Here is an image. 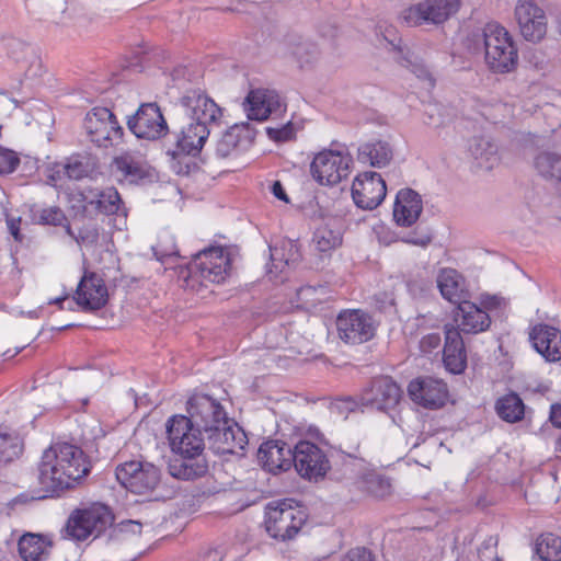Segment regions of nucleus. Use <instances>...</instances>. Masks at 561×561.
<instances>
[{"label":"nucleus","instance_id":"1","mask_svg":"<svg viewBox=\"0 0 561 561\" xmlns=\"http://www.w3.org/2000/svg\"><path fill=\"white\" fill-rule=\"evenodd\" d=\"M184 119L179 131L173 133L174 148H168L172 159L180 156H197L214 127L221 124L224 110L205 92L187 91L175 105Z\"/></svg>","mask_w":561,"mask_h":561},{"label":"nucleus","instance_id":"2","mask_svg":"<svg viewBox=\"0 0 561 561\" xmlns=\"http://www.w3.org/2000/svg\"><path fill=\"white\" fill-rule=\"evenodd\" d=\"M90 471L83 450L72 444H51L43 451L38 463V482L46 492L55 493L72 488Z\"/></svg>","mask_w":561,"mask_h":561},{"label":"nucleus","instance_id":"3","mask_svg":"<svg viewBox=\"0 0 561 561\" xmlns=\"http://www.w3.org/2000/svg\"><path fill=\"white\" fill-rule=\"evenodd\" d=\"M485 62L493 72L505 73L517 65V49L508 32L497 23H488L480 35Z\"/></svg>","mask_w":561,"mask_h":561},{"label":"nucleus","instance_id":"4","mask_svg":"<svg viewBox=\"0 0 561 561\" xmlns=\"http://www.w3.org/2000/svg\"><path fill=\"white\" fill-rule=\"evenodd\" d=\"M231 273V257L222 247H210L195 254L188 267L187 282L221 284Z\"/></svg>","mask_w":561,"mask_h":561},{"label":"nucleus","instance_id":"5","mask_svg":"<svg viewBox=\"0 0 561 561\" xmlns=\"http://www.w3.org/2000/svg\"><path fill=\"white\" fill-rule=\"evenodd\" d=\"M294 503V500L286 499L267 504L265 528L271 537L285 541L298 534L306 522V514Z\"/></svg>","mask_w":561,"mask_h":561},{"label":"nucleus","instance_id":"6","mask_svg":"<svg viewBox=\"0 0 561 561\" xmlns=\"http://www.w3.org/2000/svg\"><path fill=\"white\" fill-rule=\"evenodd\" d=\"M113 515L105 505L95 504L70 515L65 527V538L82 541L99 537L113 523Z\"/></svg>","mask_w":561,"mask_h":561},{"label":"nucleus","instance_id":"7","mask_svg":"<svg viewBox=\"0 0 561 561\" xmlns=\"http://www.w3.org/2000/svg\"><path fill=\"white\" fill-rule=\"evenodd\" d=\"M353 165V158L346 150H322L311 163L312 179L320 185L333 186L345 180Z\"/></svg>","mask_w":561,"mask_h":561},{"label":"nucleus","instance_id":"8","mask_svg":"<svg viewBox=\"0 0 561 561\" xmlns=\"http://www.w3.org/2000/svg\"><path fill=\"white\" fill-rule=\"evenodd\" d=\"M198 426L184 415H174L168 420L167 435L174 454L180 456H199L205 448V440Z\"/></svg>","mask_w":561,"mask_h":561},{"label":"nucleus","instance_id":"9","mask_svg":"<svg viewBox=\"0 0 561 561\" xmlns=\"http://www.w3.org/2000/svg\"><path fill=\"white\" fill-rule=\"evenodd\" d=\"M117 481L135 494L153 491L160 482V470L153 463L134 459L116 467Z\"/></svg>","mask_w":561,"mask_h":561},{"label":"nucleus","instance_id":"10","mask_svg":"<svg viewBox=\"0 0 561 561\" xmlns=\"http://www.w3.org/2000/svg\"><path fill=\"white\" fill-rule=\"evenodd\" d=\"M461 0H423L404 9L400 19L408 26L442 24L456 14Z\"/></svg>","mask_w":561,"mask_h":561},{"label":"nucleus","instance_id":"11","mask_svg":"<svg viewBox=\"0 0 561 561\" xmlns=\"http://www.w3.org/2000/svg\"><path fill=\"white\" fill-rule=\"evenodd\" d=\"M84 128L90 140L99 147L113 146L123 136L122 126L106 107H95L89 112L84 119Z\"/></svg>","mask_w":561,"mask_h":561},{"label":"nucleus","instance_id":"12","mask_svg":"<svg viewBox=\"0 0 561 561\" xmlns=\"http://www.w3.org/2000/svg\"><path fill=\"white\" fill-rule=\"evenodd\" d=\"M128 129L137 137L157 140L168 134L169 127L160 107L156 103H144L127 119Z\"/></svg>","mask_w":561,"mask_h":561},{"label":"nucleus","instance_id":"13","mask_svg":"<svg viewBox=\"0 0 561 561\" xmlns=\"http://www.w3.org/2000/svg\"><path fill=\"white\" fill-rule=\"evenodd\" d=\"M293 465L308 480L323 478L330 470V461L324 451L309 440H300L295 445Z\"/></svg>","mask_w":561,"mask_h":561},{"label":"nucleus","instance_id":"14","mask_svg":"<svg viewBox=\"0 0 561 561\" xmlns=\"http://www.w3.org/2000/svg\"><path fill=\"white\" fill-rule=\"evenodd\" d=\"M339 336L347 344H362L375 335L371 317L358 309L344 310L336 318Z\"/></svg>","mask_w":561,"mask_h":561},{"label":"nucleus","instance_id":"15","mask_svg":"<svg viewBox=\"0 0 561 561\" xmlns=\"http://www.w3.org/2000/svg\"><path fill=\"white\" fill-rule=\"evenodd\" d=\"M187 420H192L205 434L222 425L227 419L221 404L207 394H194L187 401Z\"/></svg>","mask_w":561,"mask_h":561},{"label":"nucleus","instance_id":"16","mask_svg":"<svg viewBox=\"0 0 561 561\" xmlns=\"http://www.w3.org/2000/svg\"><path fill=\"white\" fill-rule=\"evenodd\" d=\"M387 186L381 175L366 171L357 175L352 185V197L357 207L371 210L385 199Z\"/></svg>","mask_w":561,"mask_h":561},{"label":"nucleus","instance_id":"17","mask_svg":"<svg viewBox=\"0 0 561 561\" xmlns=\"http://www.w3.org/2000/svg\"><path fill=\"white\" fill-rule=\"evenodd\" d=\"M244 111L251 121L277 118L286 111V104L275 90H251L244 101Z\"/></svg>","mask_w":561,"mask_h":561},{"label":"nucleus","instance_id":"18","mask_svg":"<svg viewBox=\"0 0 561 561\" xmlns=\"http://www.w3.org/2000/svg\"><path fill=\"white\" fill-rule=\"evenodd\" d=\"M402 397V390L390 377L374 378L360 394V404L379 411L397 407Z\"/></svg>","mask_w":561,"mask_h":561},{"label":"nucleus","instance_id":"19","mask_svg":"<svg viewBox=\"0 0 561 561\" xmlns=\"http://www.w3.org/2000/svg\"><path fill=\"white\" fill-rule=\"evenodd\" d=\"M515 18L525 39L538 42L546 35L545 12L534 1L518 0L515 7Z\"/></svg>","mask_w":561,"mask_h":561},{"label":"nucleus","instance_id":"20","mask_svg":"<svg viewBox=\"0 0 561 561\" xmlns=\"http://www.w3.org/2000/svg\"><path fill=\"white\" fill-rule=\"evenodd\" d=\"M107 298V288L103 278L93 272H85L76 289L73 297L76 304L84 311H93L103 308Z\"/></svg>","mask_w":561,"mask_h":561},{"label":"nucleus","instance_id":"21","mask_svg":"<svg viewBox=\"0 0 561 561\" xmlns=\"http://www.w3.org/2000/svg\"><path fill=\"white\" fill-rule=\"evenodd\" d=\"M408 392L416 404L431 410L442 408L447 400V386L442 380L424 377L412 380Z\"/></svg>","mask_w":561,"mask_h":561},{"label":"nucleus","instance_id":"22","mask_svg":"<svg viewBox=\"0 0 561 561\" xmlns=\"http://www.w3.org/2000/svg\"><path fill=\"white\" fill-rule=\"evenodd\" d=\"M207 438L209 447L217 454H234L248 444L243 430L228 417L222 425L208 432Z\"/></svg>","mask_w":561,"mask_h":561},{"label":"nucleus","instance_id":"23","mask_svg":"<svg viewBox=\"0 0 561 561\" xmlns=\"http://www.w3.org/2000/svg\"><path fill=\"white\" fill-rule=\"evenodd\" d=\"M253 139L254 134L249 124H234L217 141L215 154L220 159L237 157L251 147Z\"/></svg>","mask_w":561,"mask_h":561},{"label":"nucleus","instance_id":"24","mask_svg":"<svg viewBox=\"0 0 561 561\" xmlns=\"http://www.w3.org/2000/svg\"><path fill=\"white\" fill-rule=\"evenodd\" d=\"M342 454L344 455L345 460L350 459V465H353L363 471V476L360 478L363 490L377 499H383L391 493L392 486L388 478L367 470V461L360 457L358 445H356L352 450H342Z\"/></svg>","mask_w":561,"mask_h":561},{"label":"nucleus","instance_id":"25","mask_svg":"<svg viewBox=\"0 0 561 561\" xmlns=\"http://www.w3.org/2000/svg\"><path fill=\"white\" fill-rule=\"evenodd\" d=\"M294 448L280 440L263 443L257 451V460L262 467L272 472L288 470L293 465Z\"/></svg>","mask_w":561,"mask_h":561},{"label":"nucleus","instance_id":"26","mask_svg":"<svg viewBox=\"0 0 561 561\" xmlns=\"http://www.w3.org/2000/svg\"><path fill=\"white\" fill-rule=\"evenodd\" d=\"M534 348L548 362L561 359V331L547 324H537L529 332Z\"/></svg>","mask_w":561,"mask_h":561},{"label":"nucleus","instance_id":"27","mask_svg":"<svg viewBox=\"0 0 561 561\" xmlns=\"http://www.w3.org/2000/svg\"><path fill=\"white\" fill-rule=\"evenodd\" d=\"M423 211L421 195L412 188L405 187L397 193L393 218L399 226L411 227Z\"/></svg>","mask_w":561,"mask_h":561},{"label":"nucleus","instance_id":"28","mask_svg":"<svg viewBox=\"0 0 561 561\" xmlns=\"http://www.w3.org/2000/svg\"><path fill=\"white\" fill-rule=\"evenodd\" d=\"M443 360L447 370L461 374L467 366V354L459 330L454 325L445 327Z\"/></svg>","mask_w":561,"mask_h":561},{"label":"nucleus","instance_id":"29","mask_svg":"<svg viewBox=\"0 0 561 561\" xmlns=\"http://www.w3.org/2000/svg\"><path fill=\"white\" fill-rule=\"evenodd\" d=\"M467 148L468 152L480 168L491 170L500 161L499 147L488 135L481 134L472 136L468 140Z\"/></svg>","mask_w":561,"mask_h":561},{"label":"nucleus","instance_id":"30","mask_svg":"<svg viewBox=\"0 0 561 561\" xmlns=\"http://www.w3.org/2000/svg\"><path fill=\"white\" fill-rule=\"evenodd\" d=\"M455 320L465 333L485 331L491 323L489 314L477 305L466 300L457 307Z\"/></svg>","mask_w":561,"mask_h":561},{"label":"nucleus","instance_id":"31","mask_svg":"<svg viewBox=\"0 0 561 561\" xmlns=\"http://www.w3.org/2000/svg\"><path fill=\"white\" fill-rule=\"evenodd\" d=\"M113 171L118 174L119 180H126L130 183L138 182L148 176V165L139 156L130 152H124L114 158L112 162Z\"/></svg>","mask_w":561,"mask_h":561},{"label":"nucleus","instance_id":"32","mask_svg":"<svg viewBox=\"0 0 561 561\" xmlns=\"http://www.w3.org/2000/svg\"><path fill=\"white\" fill-rule=\"evenodd\" d=\"M392 158L393 149L387 140H370L362 144L357 150V160L374 168L386 167Z\"/></svg>","mask_w":561,"mask_h":561},{"label":"nucleus","instance_id":"33","mask_svg":"<svg viewBox=\"0 0 561 561\" xmlns=\"http://www.w3.org/2000/svg\"><path fill=\"white\" fill-rule=\"evenodd\" d=\"M437 286L442 296L448 301L457 305L466 301V290L462 276L453 268H444L437 276Z\"/></svg>","mask_w":561,"mask_h":561},{"label":"nucleus","instance_id":"34","mask_svg":"<svg viewBox=\"0 0 561 561\" xmlns=\"http://www.w3.org/2000/svg\"><path fill=\"white\" fill-rule=\"evenodd\" d=\"M170 473L181 480H193L203 477L208 466L206 460L199 456H181V459H176L170 463Z\"/></svg>","mask_w":561,"mask_h":561},{"label":"nucleus","instance_id":"35","mask_svg":"<svg viewBox=\"0 0 561 561\" xmlns=\"http://www.w3.org/2000/svg\"><path fill=\"white\" fill-rule=\"evenodd\" d=\"M19 553L24 561H42L50 548V541L38 534H25L19 540Z\"/></svg>","mask_w":561,"mask_h":561},{"label":"nucleus","instance_id":"36","mask_svg":"<svg viewBox=\"0 0 561 561\" xmlns=\"http://www.w3.org/2000/svg\"><path fill=\"white\" fill-rule=\"evenodd\" d=\"M89 204L105 215H122L126 216V208L115 187H106L95 193L94 198L89 201Z\"/></svg>","mask_w":561,"mask_h":561},{"label":"nucleus","instance_id":"37","mask_svg":"<svg viewBox=\"0 0 561 561\" xmlns=\"http://www.w3.org/2000/svg\"><path fill=\"white\" fill-rule=\"evenodd\" d=\"M495 410L502 420L515 423L524 417L525 405L516 393H508L496 401Z\"/></svg>","mask_w":561,"mask_h":561},{"label":"nucleus","instance_id":"38","mask_svg":"<svg viewBox=\"0 0 561 561\" xmlns=\"http://www.w3.org/2000/svg\"><path fill=\"white\" fill-rule=\"evenodd\" d=\"M535 553L540 561H561V537L550 533L539 536Z\"/></svg>","mask_w":561,"mask_h":561},{"label":"nucleus","instance_id":"39","mask_svg":"<svg viewBox=\"0 0 561 561\" xmlns=\"http://www.w3.org/2000/svg\"><path fill=\"white\" fill-rule=\"evenodd\" d=\"M23 451V442L15 431H0V462H10Z\"/></svg>","mask_w":561,"mask_h":561},{"label":"nucleus","instance_id":"40","mask_svg":"<svg viewBox=\"0 0 561 561\" xmlns=\"http://www.w3.org/2000/svg\"><path fill=\"white\" fill-rule=\"evenodd\" d=\"M312 242L320 252L334 250L342 243L341 230L339 228L333 229L329 225H322L313 232Z\"/></svg>","mask_w":561,"mask_h":561},{"label":"nucleus","instance_id":"41","mask_svg":"<svg viewBox=\"0 0 561 561\" xmlns=\"http://www.w3.org/2000/svg\"><path fill=\"white\" fill-rule=\"evenodd\" d=\"M535 168L542 176L554 179L561 184V156L541 152L535 159Z\"/></svg>","mask_w":561,"mask_h":561},{"label":"nucleus","instance_id":"42","mask_svg":"<svg viewBox=\"0 0 561 561\" xmlns=\"http://www.w3.org/2000/svg\"><path fill=\"white\" fill-rule=\"evenodd\" d=\"M62 174L69 180H81L90 174L92 165L89 159L81 156H72L64 162Z\"/></svg>","mask_w":561,"mask_h":561},{"label":"nucleus","instance_id":"43","mask_svg":"<svg viewBox=\"0 0 561 561\" xmlns=\"http://www.w3.org/2000/svg\"><path fill=\"white\" fill-rule=\"evenodd\" d=\"M33 221L39 225L64 226L67 222L65 213L57 206L32 209Z\"/></svg>","mask_w":561,"mask_h":561},{"label":"nucleus","instance_id":"44","mask_svg":"<svg viewBox=\"0 0 561 561\" xmlns=\"http://www.w3.org/2000/svg\"><path fill=\"white\" fill-rule=\"evenodd\" d=\"M291 54L300 62L308 64L317 57L318 48L314 44L298 38L297 43L291 48Z\"/></svg>","mask_w":561,"mask_h":561},{"label":"nucleus","instance_id":"45","mask_svg":"<svg viewBox=\"0 0 561 561\" xmlns=\"http://www.w3.org/2000/svg\"><path fill=\"white\" fill-rule=\"evenodd\" d=\"M153 251L158 260H163L164 257L178 254L173 237L167 232L160 237V240L158 241L157 245L153 247Z\"/></svg>","mask_w":561,"mask_h":561},{"label":"nucleus","instance_id":"46","mask_svg":"<svg viewBox=\"0 0 561 561\" xmlns=\"http://www.w3.org/2000/svg\"><path fill=\"white\" fill-rule=\"evenodd\" d=\"M288 247H289L290 255L286 259L283 257L284 255L282 253V249L270 248L271 260H272L275 268H279L280 272L283 271V266L289 265L290 263L296 262L299 257L297 250L293 251V249L295 248V244H293L291 242H288Z\"/></svg>","mask_w":561,"mask_h":561},{"label":"nucleus","instance_id":"47","mask_svg":"<svg viewBox=\"0 0 561 561\" xmlns=\"http://www.w3.org/2000/svg\"><path fill=\"white\" fill-rule=\"evenodd\" d=\"M20 159L13 150L0 146V174L13 172Z\"/></svg>","mask_w":561,"mask_h":561},{"label":"nucleus","instance_id":"48","mask_svg":"<svg viewBox=\"0 0 561 561\" xmlns=\"http://www.w3.org/2000/svg\"><path fill=\"white\" fill-rule=\"evenodd\" d=\"M267 135L270 136L271 139L275 141L284 142L295 137V129L293 124L288 122L287 124L278 128L268 127Z\"/></svg>","mask_w":561,"mask_h":561},{"label":"nucleus","instance_id":"49","mask_svg":"<svg viewBox=\"0 0 561 561\" xmlns=\"http://www.w3.org/2000/svg\"><path fill=\"white\" fill-rule=\"evenodd\" d=\"M358 405L359 403L355 399L346 397L337 399L333 403L332 408L335 409L337 413L347 415L348 413L356 411Z\"/></svg>","mask_w":561,"mask_h":561},{"label":"nucleus","instance_id":"50","mask_svg":"<svg viewBox=\"0 0 561 561\" xmlns=\"http://www.w3.org/2000/svg\"><path fill=\"white\" fill-rule=\"evenodd\" d=\"M440 345V336L438 333H430L420 341V350L424 354H430Z\"/></svg>","mask_w":561,"mask_h":561},{"label":"nucleus","instance_id":"51","mask_svg":"<svg viewBox=\"0 0 561 561\" xmlns=\"http://www.w3.org/2000/svg\"><path fill=\"white\" fill-rule=\"evenodd\" d=\"M477 111L484 119H486L493 124L501 123V114L493 113V102L478 103Z\"/></svg>","mask_w":561,"mask_h":561},{"label":"nucleus","instance_id":"52","mask_svg":"<svg viewBox=\"0 0 561 561\" xmlns=\"http://www.w3.org/2000/svg\"><path fill=\"white\" fill-rule=\"evenodd\" d=\"M344 561H374V557L366 548H354L347 552Z\"/></svg>","mask_w":561,"mask_h":561},{"label":"nucleus","instance_id":"53","mask_svg":"<svg viewBox=\"0 0 561 561\" xmlns=\"http://www.w3.org/2000/svg\"><path fill=\"white\" fill-rule=\"evenodd\" d=\"M7 227L9 232L15 241H22V234L20 232L21 217L5 216Z\"/></svg>","mask_w":561,"mask_h":561},{"label":"nucleus","instance_id":"54","mask_svg":"<svg viewBox=\"0 0 561 561\" xmlns=\"http://www.w3.org/2000/svg\"><path fill=\"white\" fill-rule=\"evenodd\" d=\"M142 525L136 520H124L118 524V530L121 533H129L133 535H139L141 533Z\"/></svg>","mask_w":561,"mask_h":561},{"label":"nucleus","instance_id":"55","mask_svg":"<svg viewBox=\"0 0 561 561\" xmlns=\"http://www.w3.org/2000/svg\"><path fill=\"white\" fill-rule=\"evenodd\" d=\"M383 38L394 48L401 50V38L397 36V31L393 27H386Z\"/></svg>","mask_w":561,"mask_h":561},{"label":"nucleus","instance_id":"56","mask_svg":"<svg viewBox=\"0 0 561 561\" xmlns=\"http://www.w3.org/2000/svg\"><path fill=\"white\" fill-rule=\"evenodd\" d=\"M64 167V163H56L51 170H50V173L48 175V179L49 181L53 183V185H57L58 182L62 181L64 179H67V176L65 174H62V169Z\"/></svg>","mask_w":561,"mask_h":561},{"label":"nucleus","instance_id":"57","mask_svg":"<svg viewBox=\"0 0 561 561\" xmlns=\"http://www.w3.org/2000/svg\"><path fill=\"white\" fill-rule=\"evenodd\" d=\"M493 113L501 114V122H502L505 117H507L512 114V108L506 103H502L500 101H494L493 102Z\"/></svg>","mask_w":561,"mask_h":561},{"label":"nucleus","instance_id":"58","mask_svg":"<svg viewBox=\"0 0 561 561\" xmlns=\"http://www.w3.org/2000/svg\"><path fill=\"white\" fill-rule=\"evenodd\" d=\"M271 190H272L273 195L276 198H278V199H280V201H283L285 203L289 202V198H288V196H287V194H286V192H285V190H284V187H283V185H282V183L279 181H275L272 184V188Z\"/></svg>","mask_w":561,"mask_h":561},{"label":"nucleus","instance_id":"59","mask_svg":"<svg viewBox=\"0 0 561 561\" xmlns=\"http://www.w3.org/2000/svg\"><path fill=\"white\" fill-rule=\"evenodd\" d=\"M98 232L96 230H90V231H85L84 233L81 232L78 238H79V242L78 243H83V244H88V243H94L96 242L98 240Z\"/></svg>","mask_w":561,"mask_h":561},{"label":"nucleus","instance_id":"60","mask_svg":"<svg viewBox=\"0 0 561 561\" xmlns=\"http://www.w3.org/2000/svg\"><path fill=\"white\" fill-rule=\"evenodd\" d=\"M550 421L556 427L561 428V404L551 407Z\"/></svg>","mask_w":561,"mask_h":561},{"label":"nucleus","instance_id":"61","mask_svg":"<svg viewBox=\"0 0 561 561\" xmlns=\"http://www.w3.org/2000/svg\"><path fill=\"white\" fill-rule=\"evenodd\" d=\"M403 242L424 248L431 242V238L430 237H422V238H416V239L409 238V239H403Z\"/></svg>","mask_w":561,"mask_h":561},{"label":"nucleus","instance_id":"62","mask_svg":"<svg viewBox=\"0 0 561 561\" xmlns=\"http://www.w3.org/2000/svg\"><path fill=\"white\" fill-rule=\"evenodd\" d=\"M500 304H501V299L499 297H496V296L486 297L483 300V305L488 309L497 308L500 306Z\"/></svg>","mask_w":561,"mask_h":561},{"label":"nucleus","instance_id":"63","mask_svg":"<svg viewBox=\"0 0 561 561\" xmlns=\"http://www.w3.org/2000/svg\"><path fill=\"white\" fill-rule=\"evenodd\" d=\"M416 76L419 78H424V79H427L430 81V84H433V81H432V78L430 76V73L422 67H420L416 71Z\"/></svg>","mask_w":561,"mask_h":561},{"label":"nucleus","instance_id":"64","mask_svg":"<svg viewBox=\"0 0 561 561\" xmlns=\"http://www.w3.org/2000/svg\"><path fill=\"white\" fill-rule=\"evenodd\" d=\"M65 227V230H66V233L68 236H70L71 238H73L77 242H79V238L73 233L71 227L69 224L65 222L64 226Z\"/></svg>","mask_w":561,"mask_h":561}]
</instances>
